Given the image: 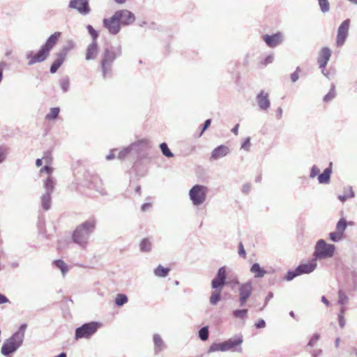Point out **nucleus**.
I'll return each mask as SVG.
<instances>
[{"label":"nucleus","mask_w":357,"mask_h":357,"mask_svg":"<svg viewBox=\"0 0 357 357\" xmlns=\"http://www.w3.org/2000/svg\"><path fill=\"white\" fill-rule=\"evenodd\" d=\"M95 225L96 220L94 219H90L80 225L73 234V241L81 247H86Z\"/></svg>","instance_id":"nucleus-1"},{"label":"nucleus","mask_w":357,"mask_h":357,"mask_svg":"<svg viewBox=\"0 0 357 357\" xmlns=\"http://www.w3.org/2000/svg\"><path fill=\"white\" fill-rule=\"evenodd\" d=\"M243 341V336L241 335H238L235 337L230 338L223 342L213 343L210 346L208 353L216 351L225 352L228 351L241 353L243 351L241 347Z\"/></svg>","instance_id":"nucleus-2"},{"label":"nucleus","mask_w":357,"mask_h":357,"mask_svg":"<svg viewBox=\"0 0 357 357\" xmlns=\"http://www.w3.org/2000/svg\"><path fill=\"white\" fill-rule=\"evenodd\" d=\"M26 324H23L20 326L19 330L3 344L1 353L4 356H8L15 351L22 344Z\"/></svg>","instance_id":"nucleus-3"},{"label":"nucleus","mask_w":357,"mask_h":357,"mask_svg":"<svg viewBox=\"0 0 357 357\" xmlns=\"http://www.w3.org/2000/svg\"><path fill=\"white\" fill-rule=\"evenodd\" d=\"M121 54V50L116 51L105 49L102 55L101 68L104 77L110 75L112 73V66L114 60Z\"/></svg>","instance_id":"nucleus-4"},{"label":"nucleus","mask_w":357,"mask_h":357,"mask_svg":"<svg viewBox=\"0 0 357 357\" xmlns=\"http://www.w3.org/2000/svg\"><path fill=\"white\" fill-rule=\"evenodd\" d=\"M335 246L327 243L324 240L319 239L314 248V257L317 259L331 258L334 256Z\"/></svg>","instance_id":"nucleus-5"},{"label":"nucleus","mask_w":357,"mask_h":357,"mask_svg":"<svg viewBox=\"0 0 357 357\" xmlns=\"http://www.w3.org/2000/svg\"><path fill=\"white\" fill-rule=\"evenodd\" d=\"M208 188L203 185H195L189 191V198L193 206H198L203 204L206 200Z\"/></svg>","instance_id":"nucleus-6"},{"label":"nucleus","mask_w":357,"mask_h":357,"mask_svg":"<svg viewBox=\"0 0 357 357\" xmlns=\"http://www.w3.org/2000/svg\"><path fill=\"white\" fill-rule=\"evenodd\" d=\"M102 324L99 322L92 321L83 324L75 330V338L79 340L82 338H91L100 328Z\"/></svg>","instance_id":"nucleus-7"},{"label":"nucleus","mask_w":357,"mask_h":357,"mask_svg":"<svg viewBox=\"0 0 357 357\" xmlns=\"http://www.w3.org/2000/svg\"><path fill=\"white\" fill-rule=\"evenodd\" d=\"M53 172L54 169L48 165H45L40 170V174L41 175H46L45 178L43 181L45 193L52 194L53 192L56 182L55 178L52 176Z\"/></svg>","instance_id":"nucleus-8"},{"label":"nucleus","mask_w":357,"mask_h":357,"mask_svg":"<svg viewBox=\"0 0 357 357\" xmlns=\"http://www.w3.org/2000/svg\"><path fill=\"white\" fill-rule=\"evenodd\" d=\"M50 52V50L47 49L44 45H43L40 50L34 55L32 52H28L26 54V58L29 59L28 64L31 66L36 63L45 61L48 56Z\"/></svg>","instance_id":"nucleus-9"},{"label":"nucleus","mask_w":357,"mask_h":357,"mask_svg":"<svg viewBox=\"0 0 357 357\" xmlns=\"http://www.w3.org/2000/svg\"><path fill=\"white\" fill-rule=\"evenodd\" d=\"M50 52V50L47 49L44 45H43L40 50L34 55L32 52H28L26 54V58L29 59L28 64L31 66L36 63L45 61L48 56Z\"/></svg>","instance_id":"nucleus-10"},{"label":"nucleus","mask_w":357,"mask_h":357,"mask_svg":"<svg viewBox=\"0 0 357 357\" xmlns=\"http://www.w3.org/2000/svg\"><path fill=\"white\" fill-rule=\"evenodd\" d=\"M103 26L110 34L116 35L121 30V23L116 13L109 17L103 20Z\"/></svg>","instance_id":"nucleus-11"},{"label":"nucleus","mask_w":357,"mask_h":357,"mask_svg":"<svg viewBox=\"0 0 357 357\" xmlns=\"http://www.w3.org/2000/svg\"><path fill=\"white\" fill-rule=\"evenodd\" d=\"M253 291V285L251 281L242 283L239 287V301L240 305L243 306L251 296Z\"/></svg>","instance_id":"nucleus-12"},{"label":"nucleus","mask_w":357,"mask_h":357,"mask_svg":"<svg viewBox=\"0 0 357 357\" xmlns=\"http://www.w3.org/2000/svg\"><path fill=\"white\" fill-rule=\"evenodd\" d=\"M227 277L226 267L222 266L218 271L217 275L211 281V287L215 290L222 291L225 283Z\"/></svg>","instance_id":"nucleus-13"},{"label":"nucleus","mask_w":357,"mask_h":357,"mask_svg":"<svg viewBox=\"0 0 357 357\" xmlns=\"http://www.w3.org/2000/svg\"><path fill=\"white\" fill-rule=\"evenodd\" d=\"M349 20H346L340 25L336 39L337 46L341 47L344 43L349 33Z\"/></svg>","instance_id":"nucleus-14"},{"label":"nucleus","mask_w":357,"mask_h":357,"mask_svg":"<svg viewBox=\"0 0 357 357\" xmlns=\"http://www.w3.org/2000/svg\"><path fill=\"white\" fill-rule=\"evenodd\" d=\"M121 26H128L135 21V15L126 9L119 10L115 12Z\"/></svg>","instance_id":"nucleus-15"},{"label":"nucleus","mask_w":357,"mask_h":357,"mask_svg":"<svg viewBox=\"0 0 357 357\" xmlns=\"http://www.w3.org/2000/svg\"><path fill=\"white\" fill-rule=\"evenodd\" d=\"M69 7L76 9L82 15H87L90 12L89 0H71Z\"/></svg>","instance_id":"nucleus-16"},{"label":"nucleus","mask_w":357,"mask_h":357,"mask_svg":"<svg viewBox=\"0 0 357 357\" xmlns=\"http://www.w3.org/2000/svg\"><path fill=\"white\" fill-rule=\"evenodd\" d=\"M263 40L268 47L273 48L282 43L284 36L282 33L278 32L273 35H264L263 36Z\"/></svg>","instance_id":"nucleus-17"},{"label":"nucleus","mask_w":357,"mask_h":357,"mask_svg":"<svg viewBox=\"0 0 357 357\" xmlns=\"http://www.w3.org/2000/svg\"><path fill=\"white\" fill-rule=\"evenodd\" d=\"M317 266V260L315 258L312 259L310 261L307 263L301 264L296 268L298 270V273L301 275L303 274H309L313 272Z\"/></svg>","instance_id":"nucleus-18"},{"label":"nucleus","mask_w":357,"mask_h":357,"mask_svg":"<svg viewBox=\"0 0 357 357\" xmlns=\"http://www.w3.org/2000/svg\"><path fill=\"white\" fill-rule=\"evenodd\" d=\"M230 152V149L225 145H220L215 148L211 155V160H216L227 155Z\"/></svg>","instance_id":"nucleus-19"},{"label":"nucleus","mask_w":357,"mask_h":357,"mask_svg":"<svg viewBox=\"0 0 357 357\" xmlns=\"http://www.w3.org/2000/svg\"><path fill=\"white\" fill-rule=\"evenodd\" d=\"M331 56V50L328 47H323L319 54L318 63L321 68H324Z\"/></svg>","instance_id":"nucleus-20"},{"label":"nucleus","mask_w":357,"mask_h":357,"mask_svg":"<svg viewBox=\"0 0 357 357\" xmlns=\"http://www.w3.org/2000/svg\"><path fill=\"white\" fill-rule=\"evenodd\" d=\"M257 102L259 108L262 110H267L270 107L268 94L261 91L257 96Z\"/></svg>","instance_id":"nucleus-21"},{"label":"nucleus","mask_w":357,"mask_h":357,"mask_svg":"<svg viewBox=\"0 0 357 357\" xmlns=\"http://www.w3.org/2000/svg\"><path fill=\"white\" fill-rule=\"evenodd\" d=\"M98 44L96 41H93L87 47L86 59L87 61L95 59L98 55Z\"/></svg>","instance_id":"nucleus-22"},{"label":"nucleus","mask_w":357,"mask_h":357,"mask_svg":"<svg viewBox=\"0 0 357 357\" xmlns=\"http://www.w3.org/2000/svg\"><path fill=\"white\" fill-rule=\"evenodd\" d=\"M61 36V33L59 31L54 32L46 40L45 43L43 45L47 47V49L51 50L53 47L57 43L60 37Z\"/></svg>","instance_id":"nucleus-23"},{"label":"nucleus","mask_w":357,"mask_h":357,"mask_svg":"<svg viewBox=\"0 0 357 357\" xmlns=\"http://www.w3.org/2000/svg\"><path fill=\"white\" fill-rule=\"evenodd\" d=\"M154 343V351L158 354L165 348V344L159 334H154L153 337Z\"/></svg>","instance_id":"nucleus-24"},{"label":"nucleus","mask_w":357,"mask_h":357,"mask_svg":"<svg viewBox=\"0 0 357 357\" xmlns=\"http://www.w3.org/2000/svg\"><path fill=\"white\" fill-rule=\"evenodd\" d=\"M332 174V162L330 163L329 167L326 168L324 172L318 176V181L319 183H329L331 175Z\"/></svg>","instance_id":"nucleus-25"},{"label":"nucleus","mask_w":357,"mask_h":357,"mask_svg":"<svg viewBox=\"0 0 357 357\" xmlns=\"http://www.w3.org/2000/svg\"><path fill=\"white\" fill-rule=\"evenodd\" d=\"M137 146V144L136 143H133L130 144L127 147L122 149L121 151H119L117 158L120 160L126 158L128 155H130V154L132 153L134 149L136 148Z\"/></svg>","instance_id":"nucleus-26"},{"label":"nucleus","mask_w":357,"mask_h":357,"mask_svg":"<svg viewBox=\"0 0 357 357\" xmlns=\"http://www.w3.org/2000/svg\"><path fill=\"white\" fill-rule=\"evenodd\" d=\"M250 272L254 275L255 278H262L266 273L264 268L261 267L259 264L255 263L250 268Z\"/></svg>","instance_id":"nucleus-27"},{"label":"nucleus","mask_w":357,"mask_h":357,"mask_svg":"<svg viewBox=\"0 0 357 357\" xmlns=\"http://www.w3.org/2000/svg\"><path fill=\"white\" fill-rule=\"evenodd\" d=\"M70 49H71V46L65 47L62 50V51L57 54V57L53 63L61 67V66L62 65V63H63V61L66 59V56L68 52L70 50Z\"/></svg>","instance_id":"nucleus-28"},{"label":"nucleus","mask_w":357,"mask_h":357,"mask_svg":"<svg viewBox=\"0 0 357 357\" xmlns=\"http://www.w3.org/2000/svg\"><path fill=\"white\" fill-rule=\"evenodd\" d=\"M349 297L342 290H339L337 293V303L340 305H347L349 303Z\"/></svg>","instance_id":"nucleus-29"},{"label":"nucleus","mask_w":357,"mask_h":357,"mask_svg":"<svg viewBox=\"0 0 357 357\" xmlns=\"http://www.w3.org/2000/svg\"><path fill=\"white\" fill-rule=\"evenodd\" d=\"M42 206L44 210H48L51 207V194L45 193L41 197Z\"/></svg>","instance_id":"nucleus-30"},{"label":"nucleus","mask_w":357,"mask_h":357,"mask_svg":"<svg viewBox=\"0 0 357 357\" xmlns=\"http://www.w3.org/2000/svg\"><path fill=\"white\" fill-rule=\"evenodd\" d=\"M355 194L351 187H347L344 189V195H339L338 199L342 202H345L348 198H353Z\"/></svg>","instance_id":"nucleus-31"},{"label":"nucleus","mask_w":357,"mask_h":357,"mask_svg":"<svg viewBox=\"0 0 357 357\" xmlns=\"http://www.w3.org/2000/svg\"><path fill=\"white\" fill-rule=\"evenodd\" d=\"M54 264L58 268H59L64 277L68 271V267L66 264L61 259H57L54 261Z\"/></svg>","instance_id":"nucleus-32"},{"label":"nucleus","mask_w":357,"mask_h":357,"mask_svg":"<svg viewBox=\"0 0 357 357\" xmlns=\"http://www.w3.org/2000/svg\"><path fill=\"white\" fill-rule=\"evenodd\" d=\"M169 272V269L168 268H165L162 266L161 265L158 266L155 270H154V274L157 277L160 278H165L166 277Z\"/></svg>","instance_id":"nucleus-33"},{"label":"nucleus","mask_w":357,"mask_h":357,"mask_svg":"<svg viewBox=\"0 0 357 357\" xmlns=\"http://www.w3.org/2000/svg\"><path fill=\"white\" fill-rule=\"evenodd\" d=\"M221 291L220 290H215L211 293L210 297V303L213 305H215L221 299Z\"/></svg>","instance_id":"nucleus-34"},{"label":"nucleus","mask_w":357,"mask_h":357,"mask_svg":"<svg viewBox=\"0 0 357 357\" xmlns=\"http://www.w3.org/2000/svg\"><path fill=\"white\" fill-rule=\"evenodd\" d=\"M60 112V109L59 107H52L50 110V112L46 114L45 119L48 121L54 120L57 118Z\"/></svg>","instance_id":"nucleus-35"},{"label":"nucleus","mask_w":357,"mask_h":357,"mask_svg":"<svg viewBox=\"0 0 357 357\" xmlns=\"http://www.w3.org/2000/svg\"><path fill=\"white\" fill-rule=\"evenodd\" d=\"M128 302V298L126 295L123 294H119L116 295L115 298V304L120 307L126 304Z\"/></svg>","instance_id":"nucleus-36"},{"label":"nucleus","mask_w":357,"mask_h":357,"mask_svg":"<svg viewBox=\"0 0 357 357\" xmlns=\"http://www.w3.org/2000/svg\"><path fill=\"white\" fill-rule=\"evenodd\" d=\"M140 250L143 252H149L151 250V242L148 238L143 239L140 243Z\"/></svg>","instance_id":"nucleus-37"},{"label":"nucleus","mask_w":357,"mask_h":357,"mask_svg":"<svg viewBox=\"0 0 357 357\" xmlns=\"http://www.w3.org/2000/svg\"><path fill=\"white\" fill-rule=\"evenodd\" d=\"M320 10L322 13H326L330 10V4L328 0H317Z\"/></svg>","instance_id":"nucleus-38"},{"label":"nucleus","mask_w":357,"mask_h":357,"mask_svg":"<svg viewBox=\"0 0 357 357\" xmlns=\"http://www.w3.org/2000/svg\"><path fill=\"white\" fill-rule=\"evenodd\" d=\"M248 314V310L247 309H243V310H236L233 312V315L237 318V319H245L247 317Z\"/></svg>","instance_id":"nucleus-39"},{"label":"nucleus","mask_w":357,"mask_h":357,"mask_svg":"<svg viewBox=\"0 0 357 357\" xmlns=\"http://www.w3.org/2000/svg\"><path fill=\"white\" fill-rule=\"evenodd\" d=\"M347 228V222L344 218H341L337 223L336 229L338 232L342 234L345 231Z\"/></svg>","instance_id":"nucleus-40"},{"label":"nucleus","mask_w":357,"mask_h":357,"mask_svg":"<svg viewBox=\"0 0 357 357\" xmlns=\"http://www.w3.org/2000/svg\"><path fill=\"white\" fill-rule=\"evenodd\" d=\"M161 151L164 155H165L167 158H172L173 157V153L170 151L166 143L163 142L160 145Z\"/></svg>","instance_id":"nucleus-41"},{"label":"nucleus","mask_w":357,"mask_h":357,"mask_svg":"<svg viewBox=\"0 0 357 357\" xmlns=\"http://www.w3.org/2000/svg\"><path fill=\"white\" fill-rule=\"evenodd\" d=\"M199 336L202 340H206L208 337V331L207 327L202 328L199 331Z\"/></svg>","instance_id":"nucleus-42"},{"label":"nucleus","mask_w":357,"mask_h":357,"mask_svg":"<svg viewBox=\"0 0 357 357\" xmlns=\"http://www.w3.org/2000/svg\"><path fill=\"white\" fill-rule=\"evenodd\" d=\"M300 275V274L298 272L297 268H296L294 271H289L287 272V275L285 276V279L287 281L292 280L295 277Z\"/></svg>","instance_id":"nucleus-43"},{"label":"nucleus","mask_w":357,"mask_h":357,"mask_svg":"<svg viewBox=\"0 0 357 357\" xmlns=\"http://www.w3.org/2000/svg\"><path fill=\"white\" fill-rule=\"evenodd\" d=\"M330 239L334 242H337L342 238V234L337 231L335 232H331L329 234Z\"/></svg>","instance_id":"nucleus-44"},{"label":"nucleus","mask_w":357,"mask_h":357,"mask_svg":"<svg viewBox=\"0 0 357 357\" xmlns=\"http://www.w3.org/2000/svg\"><path fill=\"white\" fill-rule=\"evenodd\" d=\"M59 83L61 89H68L70 87V80L67 77L61 78Z\"/></svg>","instance_id":"nucleus-45"},{"label":"nucleus","mask_w":357,"mask_h":357,"mask_svg":"<svg viewBox=\"0 0 357 357\" xmlns=\"http://www.w3.org/2000/svg\"><path fill=\"white\" fill-rule=\"evenodd\" d=\"M86 29L90 35L91 36V37L93 38V41H96V38L98 36V32L93 28L91 25H88L86 26Z\"/></svg>","instance_id":"nucleus-46"},{"label":"nucleus","mask_w":357,"mask_h":357,"mask_svg":"<svg viewBox=\"0 0 357 357\" xmlns=\"http://www.w3.org/2000/svg\"><path fill=\"white\" fill-rule=\"evenodd\" d=\"M319 338H320V335L318 333L314 334L313 336L312 337V338L310 340V341L307 344V346H310V347L314 346L317 344V342H318V340H319Z\"/></svg>","instance_id":"nucleus-47"},{"label":"nucleus","mask_w":357,"mask_h":357,"mask_svg":"<svg viewBox=\"0 0 357 357\" xmlns=\"http://www.w3.org/2000/svg\"><path fill=\"white\" fill-rule=\"evenodd\" d=\"M335 96H336L335 91H330L328 93V94H326L324 97V101L325 102H328L331 101V100H333Z\"/></svg>","instance_id":"nucleus-48"},{"label":"nucleus","mask_w":357,"mask_h":357,"mask_svg":"<svg viewBox=\"0 0 357 357\" xmlns=\"http://www.w3.org/2000/svg\"><path fill=\"white\" fill-rule=\"evenodd\" d=\"M250 137H247L243 143L241 144V149H243L245 151H248L250 150Z\"/></svg>","instance_id":"nucleus-49"},{"label":"nucleus","mask_w":357,"mask_h":357,"mask_svg":"<svg viewBox=\"0 0 357 357\" xmlns=\"http://www.w3.org/2000/svg\"><path fill=\"white\" fill-rule=\"evenodd\" d=\"M43 160L47 164L46 165L50 164L52 161V157L50 152H45L43 155Z\"/></svg>","instance_id":"nucleus-50"},{"label":"nucleus","mask_w":357,"mask_h":357,"mask_svg":"<svg viewBox=\"0 0 357 357\" xmlns=\"http://www.w3.org/2000/svg\"><path fill=\"white\" fill-rule=\"evenodd\" d=\"M319 174V168L316 165L312 166V167L311 169L310 174V178H314L317 176H318Z\"/></svg>","instance_id":"nucleus-51"},{"label":"nucleus","mask_w":357,"mask_h":357,"mask_svg":"<svg viewBox=\"0 0 357 357\" xmlns=\"http://www.w3.org/2000/svg\"><path fill=\"white\" fill-rule=\"evenodd\" d=\"M7 151L5 149L0 147V164L6 158Z\"/></svg>","instance_id":"nucleus-52"},{"label":"nucleus","mask_w":357,"mask_h":357,"mask_svg":"<svg viewBox=\"0 0 357 357\" xmlns=\"http://www.w3.org/2000/svg\"><path fill=\"white\" fill-rule=\"evenodd\" d=\"M337 317H338V321H339L340 326V328H342L345 326V324H346L344 315H337Z\"/></svg>","instance_id":"nucleus-53"},{"label":"nucleus","mask_w":357,"mask_h":357,"mask_svg":"<svg viewBox=\"0 0 357 357\" xmlns=\"http://www.w3.org/2000/svg\"><path fill=\"white\" fill-rule=\"evenodd\" d=\"M274 56L273 54H270L266 57L264 61V65H268L273 61Z\"/></svg>","instance_id":"nucleus-54"},{"label":"nucleus","mask_w":357,"mask_h":357,"mask_svg":"<svg viewBox=\"0 0 357 357\" xmlns=\"http://www.w3.org/2000/svg\"><path fill=\"white\" fill-rule=\"evenodd\" d=\"M255 326L257 328H263L266 326V322L264 320L260 319L255 324Z\"/></svg>","instance_id":"nucleus-55"},{"label":"nucleus","mask_w":357,"mask_h":357,"mask_svg":"<svg viewBox=\"0 0 357 357\" xmlns=\"http://www.w3.org/2000/svg\"><path fill=\"white\" fill-rule=\"evenodd\" d=\"M211 119H207L205 123H204V127H203V129L200 133V136L203 134V132L209 127V126L211 125Z\"/></svg>","instance_id":"nucleus-56"},{"label":"nucleus","mask_w":357,"mask_h":357,"mask_svg":"<svg viewBox=\"0 0 357 357\" xmlns=\"http://www.w3.org/2000/svg\"><path fill=\"white\" fill-rule=\"evenodd\" d=\"M322 354L321 349L314 350L311 352L312 357H318Z\"/></svg>","instance_id":"nucleus-57"},{"label":"nucleus","mask_w":357,"mask_h":357,"mask_svg":"<svg viewBox=\"0 0 357 357\" xmlns=\"http://www.w3.org/2000/svg\"><path fill=\"white\" fill-rule=\"evenodd\" d=\"M116 149H113L111 151L110 153L108 154L107 156H106V159L107 160H112L115 158V154H114V152H116Z\"/></svg>","instance_id":"nucleus-58"},{"label":"nucleus","mask_w":357,"mask_h":357,"mask_svg":"<svg viewBox=\"0 0 357 357\" xmlns=\"http://www.w3.org/2000/svg\"><path fill=\"white\" fill-rule=\"evenodd\" d=\"M60 68L59 66L58 65H56L55 63H52V65L51 66V68H50V72L52 73H54L57 71V70Z\"/></svg>","instance_id":"nucleus-59"},{"label":"nucleus","mask_w":357,"mask_h":357,"mask_svg":"<svg viewBox=\"0 0 357 357\" xmlns=\"http://www.w3.org/2000/svg\"><path fill=\"white\" fill-rule=\"evenodd\" d=\"M60 68L59 66L58 65H56L55 63H52V65L51 66V68H50V72L52 73H54L57 71V70Z\"/></svg>","instance_id":"nucleus-60"},{"label":"nucleus","mask_w":357,"mask_h":357,"mask_svg":"<svg viewBox=\"0 0 357 357\" xmlns=\"http://www.w3.org/2000/svg\"><path fill=\"white\" fill-rule=\"evenodd\" d=\"M347 310V305H340V312L338 315H344Z\"/></svg>","instance_id":"nucleus-61"},{"label":"nucleus","mask_w":357,"mask_h":357,"mask_svg":"<svg viewBox=\"0 0 357 357\" xmlns=\"http://www.w3.org/2000/svg\"><path fill=\"white\" fill-rule=\"evenodd\" d=\"M8 302V299L3 294H0V304H3Z\"/></svg>","instance_id":"nucleus-62"},{"label":"nucleus","mask_w":357,"mask_h":357,"mask_svg":"<svg viewBox=\"0 0 357 357\" xmlns=\"http://www.w3.org/2000/svg\"><path fill=\"white\" fill-rule=\"evenodd\" d=\"M151 206V204H149V203H146V204H144L142 206V211H146L147 210H149L150 208V207Z\"/></svg>","instance_id":"nucleus-63"},{"label":"nucleus","mask_w":357,"mask_h":357,"mask_svg":"<svg viewBox=\"0 0 357 357\" xmlns=\"http://www.w3.org/2000/svg\"><path fill=\"white\" fill-rule=\"evenodd\" d=\"M291 79L293 82H295L298 79V75L297 72H294L291 75Z\"/></svg>","instance_id":"nucleus-64"}]
</instances>
